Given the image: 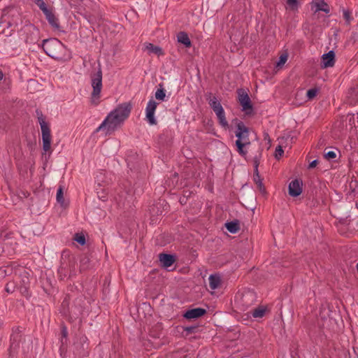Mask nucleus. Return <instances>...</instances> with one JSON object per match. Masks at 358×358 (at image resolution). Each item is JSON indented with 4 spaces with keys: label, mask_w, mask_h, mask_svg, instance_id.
I'll list each match as a JSON object with an SVG mask.
<instances>
[{
    "label": "nucleus",
    "mask_w": 358,
    "mask_h": 358,
    "mask_svg": "<svg viewBox=\"0 0 358 358\" xmlns=\"http://www.w3.org/2000/svg\"><path fill=\"white\" fill-rule=\"evenodd\" d=\"M131 106L129 104H124L120 106L112 112H113L120 119L124 121L129 117L131 113Z\"/></svg>",
    "instance_id": "10"
},
{
    "label": "nucleus",
    "mask_w": 358,
    "mask_h": 358,
    "mask_svg": "<svg viewBox=\"0 0 358 358\" xmlns=\"http://www.w3.org/2000/svg\"><path fill=\"white\" fill-rule=\"evenodd\" d=\"M197 329L195 326H189L184 328V331L188 334L194 332V331Z\"/></svg>",
    "instance_id": "35"
},
{
    "label": "nucleus",
    "mask_w": 358,
    "mask_h": 358,
    "mask_svg": "<svg viewBox=\"0 0 358 358\" xmlns=\"http://www.w3.org/2000/svg\"><path fill=\"white\" fill-rule=\"evenodd\" d=\"M63 334H64V336H66V330H65V329H64V330H63Z\"/></svg>",
    "instance_id": "42"
},
{
    "label": "nucleus",
    "mask_w": 358,
    "mask_h": 358,
    "mask_svg": "<svg viewBox=\"0 0 358 358\" xmlns=\"http://www.w3.org/2000/svg\"><path fill=\"white\" fill-rule=\"evenodd\" d=\"M64 268L62 267L59 269V273L62 275V272H63Z\"/></svg>",
    "instance_id": "41"
},
{
    "label": "nucleus",
    "mask_w": 358,
    "mask_h": 358,
    "mask_svg": "<svg viewBox=\"0 0 358 358\" xmlns=\"http://www.w3.org/2000/svg\"><path fill=\"white\" fill-rule=\"evenodd\" d=\"M266 311V307L259 306L252 310V315L255 318H262L264 316Z\"/></svg>",
    "instance_id": "20"
},
{
    "label": "nucleus",
    "mask_w": 358,
    "mask_h": 358,
    "mask_svg": "<svg viewBox=\"0 0 358 358\" xmlns=\"http://www.w3.org/2000/svg\"><path fill=\"white\" fill-rule=\"evenodd\" d=\"M74 240L81 245L85 244V237L82 234H76Z\"/></svg>",
    "instance_id": "27"
},
{
    "label": "nucleus",
    "mask_w": 358,
    "mask_h": 358,
    "mask_svg": "<svg viewBox=\"0 0 358 358\" xmlns=\"http://www.w3.org/2000/svg\"><path fill=\"white\" fill-rule=\"evenodd\" d=\"M343 16L345 20L348 24H350L351 20H352V17L351 16V12L348 10H343Z\"/></svg>",
    "instance_id": "29"
},
{
    "label": "nucleus",
    "mask_w": 358,
    "mask_h": 358,
    "mask_svg": "<svg viewBox=\"0 0 358 358\" xmlns=\"http://www.w3.org/2000/svg\"><path fill=\"white\" fill-rule=\"evenodd\" d=\"M317 94V90L315 88L310 89L307 91L306 96L308 99H313Z\"/></svg>",
    "instance_id": "31"
},
{
    "label": "nucleus",
    "mask_w": 358,
    "mask_h": 358,
    "mask_svg": "<svg viewBox=\"0 0 358 358\" xmlns=\"http://www.w3.org/2000/svg\"><path fill=\"white\" fill-rule=\"evenodd\" d=\"M312 7L315 8V12L323 11L329 13L330 11L329 5L324 0H313Z\"/></svg>",
    "instance_id": "14"
},
{
    "label": "nucleus",
    "mask_w": 358,
    "mask_h": 358,
    "mask_svg": "<svg viewBox=\"0 0 358 358\" xmlns=\"http://www.w3.org/2000/svg\"><path fill=\"white\" fill-rule=\"evenodd\" d=\"M335 64V53L333 50H330L329 52L324 54L322 56V67L329 68L334 66Z\"/></svg>",
    "instance_id": "12"
},
{
    "label": "nucleus",
    "mask_w": 358,
    "mask_h": 358,
    "mask_svg": "<svg viewBox=\"0 0 358 358\" xmlns=\"http://www.w3.org/2000/svg\"><path fill=\"white\" fill-rule=\"evenodd\" d=\"M161 87L158 89L155 94V96L157 100L164 101L166 96L165 90L162 87V85H159Z\"/></svg>",
    "instance_id": "24"
},
{
    "label": "nucleus",
    "mask_w": 358,
    "mask_h": 358,
    "mask_svg": "<svg viewBox=\"0 0 358 358\" xmlns=\"http://www.w3.org/2000/svg\"><path fill=\"white\" fill-rule=\"evenodd\" d=\"M302 192V182L298 179L292 180L289 184V194L292 196H298Z\"/></svg>",
    "instance_id": "11"
},
{
    "label": "nucleus",
    "mask_w": 358,
    "mask_h": 358,
    "mask_svg": "<svg viewBox=\"0 0 358 358\" xmlns=\"http://www.w3.org/2000/svg\"><path fill=\"white\" fill-rule=\"evenodd\" d=\"M91 85L92 87V92L90 102L92 105L97 106L100 102L102 89V71L100 68L95 73L92 75Z\"/></svg>",
    "instance_id": "2"
},
{
    "label": "nucleus",
    "mask_w": 358,
    "mask_h": 358,
    "mask_svg": "<svg viewBox=\"0 0 358 358\" xmlns=\"http://www.w3.org/2000/svg\"><path fill=\"white\" fill-rule=\"evenodd\" d=\"M57 201L60 204V206L63 208H66L68 206V203L65 201L64 199V193H63V186L59 185L56 194Z\"/></svg>",
    "instance_id": "19"
},
{
    "label": "nucleus",
    "mask_w": 358,
    "mask_h": 358,
    "mask_svg": "<svg viewBox=\"0 0 358 358\" xmlns=\"http://www.w3.org/2000/svg\"><path fill=\"white\" fill-rule=\"evenodd\" d=\"M34 3L38 6L43 13H48V10H49L43 0H34Z\"/></svg>",
    "instance_id": "25"
},
{
    "label": "nucleus",
    "mask_w": 358,
    "mask_h": 358,
    "mask_svg": "<svg viewBox=\"0 0 358 358\" xmlns=\"http://www.w3.org/2000/svg\"><path fill=\"white\" fill-rule=\"evenodd\" d=\"M209 286L210 289H216L219 287L220 282H221V278L219 275L217 274H212L209 276Z\"/></svg>",
    "instance_id": "18"
},
{
    "label": "nucleus",
    "mask_w": 358,
    "mask_h": 358,
    "mask_svg": "<svg viewBox=\"0 0 358 358\" xmlns=\"http://www.w3.org/2000/svg\"><path fill=\"white\" fill-rule=\"evenodd\" d=\"M22 285H29V280L27 276L22 278Z\"/></svg>",
    "instance_id": "38"
},
{
    "label": "nucleus",
    "mask_w": 358,
    "mask_h": 358,
    "mask_svg": "<svg viewBox=\"0 0 358 358\" xmlns=\"http://www.w3.org/2000/svg\"><path fill=\"white\" fill-rule=\"evenodd\" d=\"M124 121L113 112H110L102 123L96 129L95 132L106 131V134L114 131Z\"/></svg>",
    "instance_id": "4"
},
{
    "label": "nucleus",
    "mask_w": 358,
    "mask_h": 358,
    "mask_svg": "<svg viewBox=\"0 0 358 358\" xmlns=\"http://www.w3.org/2000/svg\"><path fill=\"white\" fill-rule=\"evenodd\" d=\"M145 48L150 53H155L158 55L163 54L162 49L160 47L155 45L152 43L146 44Z\"/></svg>",
    "instance_id": "21"
},
{
    "label": "nucleus",
    "mask_w": 358,
    "mask_h": 358,
    "mask_svg": "<svg viewBox=\"0 0 358 358\" xmlns=\"http://www.w3.org/2000/svg\"><path fill=\"white\" fill-rule=\"evenodd\" d=\"M178 41L183 44L186 48H189L192 45L191 41L187 33L180 31L177 36Z\"/></svg>",
    "instance_id": "17"
},
{
    "label": "nucleus",
    "mask_w": 358,
    "mask_h": 358,
    "mask_svg": "<svg viewBox=\"0 0 358 358\" xmlns=\"http://www.w3.org/2000/svg\"><path fill=\"white\" fill-rule=\"evenodd\" d=\"M45 15L47 20L49 24L55 29H58L59 28V24L58 22L57 17L55 15V14L50 10H48V13H43Z\"/></svg>",
    "instance_id": "16"
},
{
    "label": "nucleus",
    "mask_w": 358,
    "mask_h": 358,
    "mask_svg": "<svg viewBox=\"0 0 358 358\" xmlns=\"http://www.w3.org/2000/svg\"><path fill=\"white\" fill-rule=\"evenodd\" d=\"M257 177L259 178L258 173H257ZM255 180L256 183L258 185V186L259 187L260 189H262L263 188V184H262V182L260 180V179L258 178V180H257L256 178H255Z\"/></svg>",
    "instance_id": "37"
},
{
    "label": "nucleus",
    "mask_w": 358,
    "mask_h": 358,
    "mask_svg": "<svg viewBox=\"0 0 358 358\" xmlns=\"http://www.w3.org/2000/svg\"><path fill=\"white\" fill-rule=\"evenodd\" d=\"M36 112L42 133L43 149L45 152H50L51 150V134L49 125L45 121L42 112L38 110Z\"/></svg>",
    "instance_id": "5"
},
{
    "label": "nucleus",
    "mask_w": 358,
    "mask_h": 358,
    "mask_svg": "<svg viewBox=\"0 0 358 358\" xmlns=\"http://www.w3.org/2000/svg\"><path fill=\"white\" fill-rule=\"evenodd\" d=\"M238 101L242 106V110L247 115H250L252 112V104L248 93L244 90H238Z\"/></svg>",
    "instance_id": "7"
},
{
    "label": "nucleus",
    "mask_w": 358,
    "mask_h": 358,
    "mask_svg": "<svg viewBox=\"0 0 358 358\" xmlns=\"http://www.w3.org/2000/svg\"><path fill=\"white\" fill-rule=\"evenodd\" d=\"M208 103L210 108L213 110L216 114L220 124L223 128H227L229 126L228 122L225 117V113L223 107L222 106L220 101L215 96H213L210 99Z\"/></svg>",
    "instance_id": "6"
},
{
    "label": "nucleus",
    "mask_w": 358,
    "mask_h": 358,
    "mask_svg": "<svg viewBox=\"0 0 358 358\" xmlns=\"http://www.w3.org/2000/svg\"><path fill=\"white\" fill-rule=\"evenodd\" d=\"M317 164H318V161L317 159H315L309 164L308 168L313 169L317 165Z\"/></svg>",
    "instance_id": "36"
},
{
    "label": "nucleus",
    "mask_w": 358,
    "mask_h": 358,
    "mask_svg": "<svg viewBox=\"0 0 358 358\" xmlns=\"http://www.w3.org/2000/svg\"><path fill=\"white\" fill-rule=\"evenodd\" d=\"M17 288V285L14 282H9L5 287V290L7 293L11 294L15 292Z\"/></svg>",
    "instance_id": "26"
},
{
    "label": "nucleus",
    "mask_w": 358,
    "mask_h": 358,
    "mask_svg": "<svg viewBox=\"0 0 358 358\" xmlns=\"http://www.w3.org/2000/svg\"><path fill=\"white\" fill-rule=\"evenodd\" d=\"M250 143H241L240 141H236V145L237 147V151L240 155L245 157L247 155V150L245 148Z\"/></svg>",
    "instance_id": "22"
},
{
    "label": "nucleus",
    "mask_w": 358,
    "mask_h": 358,
    "mask_svg": "<svg viewBox=\"0 0 358 358\" xmlns=\"http://www.w3.org/2000/svg\"><path fill=\"white\" fill-rule=\"evenodd\" d=\"M257 296L255 292L250 289L238 292L235 296V303L241 310H245L256 301Z\"/></svg>",
    "instance_id": "3"
},
{
    "label": "nucleus",
    "mask_w": 358,
    "mask_h": 358,
    "mask_svg": "<svg viewBox=\"0 0 358 358\" xmlns=\"http://www.w3.org/2000/svg\"><path fill=\"white\" fill-rule=\"evenodd\" d=\"M325 157L328 159H333L336 157V154L334 151H329L325 153Z\"/></svg>",
    "instance_id": "34"
},
{
    "label": "nucleus",
    "mask_w": 358,
    "mask_h": 358,
    "mask_svg": "<svg viewBox=\"0 0 358 358\" xmlns=\"http://www.w3.org/2000/svg\"><path fill=\"white\" fill-rule=\"evenodd\" d=\"M157 104L158 103L152 99L149 100V101L148 102V104H147V106L145 108V117H146L148 122L150 125L157 124V120L155 117V110L157 108Z\"/></svg>",
    "instance_id": "9"
},
{
    "label": "nucleus",
    "mask_w": 358,
    "mask_h": 358,
    "mask_svg": "<svg viewBox=\"0 0 358 358\" xmlns=\"http://www.w3.org/2000/svg\"><path fill=\"white\" fill-rule=\"evenodd\" d=\"M287 57H288L287 55H286V54L281 55L278 61L276 63V66L281 67L282 66H283L285 64V62H287Z\"/></svg>",
    "instance_id": "28"
},
{
    "label": "nucleus",
    "mask_w": 358,
    "mask_h": 358,
    "mask_svg": "<svg viewBox=\"0 0 358 358\" xmlns=\"http://www.w3.org/2000/svg\"><path fill=\"white\" fill-rule=\"evenodd\" d=\"M284 153V150L281 145H278L276 147L275 150V157L276 159H279L280 157L282 156Z\"/></svg>",
    "instance_id": "32"
},
{
    "label": "nucleus",
    "mask_w": 358,
    "mask_h": 358,
    "mask_svg": "<svg viewBox=\"0 0 358 358\" xmlns=\"http://www.w3.org/2000/svg\"><path fill=\"white\" fill-rule=\"evenodd\" d=\"M4 77V74L1 70H0V80H1Z\"/></svg>",
    "instance_id": "40"
},
{
    "label": "nucleus",
    "mask_w": 358,
    "mask_h": 358,
    "mask_svg": "<svg viewBox=\"0 0 358 358\" xmlns=\"http://www.w3.org/2000/svg\"><path fill=\"white\" fill-rule=\"evenodd\" d=\"M85 17L87 20L90 23L94 22V19L90 15L85 14Z\"/></svg>",
    "instance_id": "39"
},
{
    "label": "nucleus",
    "mask_w": 358,
    "mask_h": 358,
    "mask_svg": "<svg viewBox=\"0 0 358 358\" xmlns=\"http://www.w3.org/2000/svg\"><path fill=\"white\" fill-rule=\"evenodd\" d=\"M19 290L20 292V293L26 296V297H29V285H20L19 287Z\"/></svg>",
    "instance_id": "30"
},
{
    "label": "nucleus",
    "mask_w": 358,
    "mask_h": 358,
    "mask_svg": "<svg viewBox=\"0 0 358 358\" xmlns=\"http://www.w3.org/2000/svg\"><path fill=\"white\" fill-rule=\"evenodd\" d=\"M225 225L227 229L232 234L236 233L240 229L238 223L236 222H227Z\"/></svg>",
    "instance_id": "23"
},
{
    "label": "nucleus",
    "mask_w": 358,
    "mask_h": 358,
    "mask_svg": "<svg viewBox=\"0 0 358 358\" xmlns=\"http://www.w3.org/2000/svg\"><path fill=\"white\" fill-rule=\"evenodd\" d=\"M206 312L203 308H196L187 310L183 316L187 319H195L201 317Z\"/></svg>",
    "instance_id": "13"
},
{
    "label": "nucleus",
    "mask_w": 358,
    "mask_h": 358,
    "mask_svg": "<svg viewBox=\"0 0 358 358\" xmlns=\"http://www.w3.org/2000/svg\"><path fill=\"white\" fill-rule=\"evenodd\" d=\"M236 136L238 138L236 141L241 143H250L249 139V129L243 122H239L236 125Z\"/></svg>",
    "instance_id": "8"
},
{
    "label": "nucleus",
    "mask_w": 358,
    "mask_h": 358,
    "mask_svg": "<svg viewBox=\"0 0 358 358\" xmlns=\"http://www.w3.org/2000/svg\"><path fill=\"white\" fill-rule=\"evenodd\" d=\"M159 259L162 265L165 268L171 266L175 262L173 255L164 253L159 254Z\"/></svg>",
    "instance_id": "15"
},
{
    "label": "nucleus",
    "mask_w": 358,
    "mask_h": 358,
    "mask_svg": "<svg viewBox=\"0 0 358 358\" xmlns=\"http://www.w3.org/2000/svg\"><path fill=\"white\" fill-rule=\"evenodd\" d=\"M287 3L293 10L297 8V5H298L297 0H287Z\"/></svg>",
    "instance_id": "33"
},
{
    "label": "nucleus",
    "mask_w": 358,
    "mask_h": 358,
    "mask_svg": "<svg viewBox=\"0 0 358 358\" xmlns=\"http://www.w3.org/2000/svg\"><path fill=\"white\" fill-rule=\"evenodd\" d=\"M42 48L47 55L57 59H62L65 56L66 47L57 38L45 39Z\"/></svg>",
    "instance_id": "1"
}]
</instances>
